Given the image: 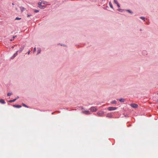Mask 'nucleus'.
<instances>
[{"mask_svg": "<svg viewBox=\"0 0 158 158\" xmlns=\"http://www.w3.org/2000/svg\"><path fill=\"white\" fill-rule=\"evenodd\" d=\"M14 40V39H10V41H12L13 40Z\"/></svg>", "mask_w": 158, "mask_h": 158, "instance_id": "30", "label": "nucleus"}, {"mask_svg": "<svg viewBox=\"0 0 158 158\" xmlns=\"http://www.w3.org/2000/svg\"><path fill=\"white\" fill-rule=\"evenodd\" d=\"M14 3H12V5H14Z\"/></svg>", "mask_w": 158, "mask_h": 158, "instance_id": "36", "label": "nucleus"}, {"mask_svg": "<svg viewBox=\"0 0 158 158\" xmlns=\"http://www.w3.org/2000/svg\"><path fill=\"white\" fill-rule=\"evenodd\" d=\"M39 53H40V52H39V51H38V53H37V54H39Z\"/></svg>", "mask_w": 158, "mask_h": 158, "instance_id": "31", "label": "nucleus"}, {"mask_svg": "<svg viewBox=\"0 0 158 158\" xmlns=\"http://www.w3.org/2000/svg\"><path fill=\"white\" fill-rule=\"evenodd\" d=\"M114 2L116 4L118 3L117 0H114Z\"/></svg>", "mask_w": 158, "mask_h": 158, "instance_id": "22", "label": "nucleus"}, {"mask_svg": "<svg viewBox=\"0 0 158 158\" xmlns=\"http://www.w3.org/2000/svg\"><path fill=\"white\" fill-rule=\"evenodd\" d=\"M40 3H41V5H42V4H43L44 5H47V4L48 3V2H46L44 1H42L41 2H40Z\"/></svg>", "mask_w": 158, "mask_h": 158, "instance_id": "9", "label": "nucleus"}, {"mask_svg": "<svg viewBox=\"0 0 158 158\" xmlns=\"http://www.w3.org/2000/svg\"><path fill=\"white\" fill-rule=\"evenodd\" d=\"M117 10L120 12H122L124 10L121 9H118Z\"/></svg>", "mask_w": 158, "mask_h": 158, "instance_id": "16", "label": "nucleus"}, {"mask_svg": "<svg viewBox=\"0 0 158 158\" xmlns=\"http://www.w3.org/2000/svg\"><path fill=\"white\" fill-rule=\"evenodd\" d=\"M117 6L118 7H120V6L119 5V4H118V3H117Z\"/></svg>", "mask_w": 158, "mask_h": 158, "instance_id": "26", "label": "nucleus"}, {"mask_svg": "<svg viewBox=\"0 0 158 158\" xmlns=\"http://www.w3.org/2000/svg\"><path fill=\"white\" fill-rule=\"evenodd\" d=\"M104 114L103 111H100L97 113L98 115L99 116H102Z\"/></svg>", "mask_w": 158, "mask_h": 158, "instance_id": "4", "label": "nucleus"}, {"mask_svg": "<svg viewBox=\"0 0 158 158\" xmlns=\"http://www.w3.org/2000/svg\"><path fill=\"white\" fill-rule=\"evenodd\" d=\"M45 7V6H43L42 5H41V3H40V9H44Z\"/></svg>", "mask_w": 158, "mask_h": 158, "instance_id": "7", "label": "nucleus"}, {"mask_svg": "<svg viewBox=\"0 0 158 158\" xmlns=\"http://www.w3.org/2000/svg\"><path fill=\"white\" fill-rule=\"evenodd\" d=\"M108 109L110 111L115 110L116 109L115 107H109L108 108Z\"/></svg>", "mask_w": 158, "mask_h": 158, "instance_id": "3", "label": "nucleus"}, {"mask_svg": "<svg viewBox=\"0 0 158 158\" xmlns=\"http://www.w3.org/2000/svg\"><path fill=\"white\" fill-rule=\"evenodd\" d=\"M18 51H17L13 55V58L15 57V56H16L18 55Z\"/></svg>", "mask_w": 158, "mask_h": 158, "instance_id": "8", "label": "nucleus"}, {"mask_svg": "<svg viewBox=\"0 0 158 158\" xmlns=\"http://www.w3.org/2000/svg\"><path fill=\"white\" fill-rule=\"evenodd\" d=\"M140 18L142 20H145V18L144 17H141Z\"/></svg>", "mask_w": 158, "mask_h": 158, "instance_id": "18", "label": "nucleus"}, {"mask_svg": "<svg viewBox=\"0 0 158 158\" xmlns=\"http://www.w3.org/2000/svg\"><path fill=\"white\" fill-rule=\"evenodd\" d=\"M16 100V99H14L13 100H10L9 101V102H13L15 101V100Z\"/></svg>", "mask_w": 158, "mask_h": 158, "instance_id": "17", "label": "nucleus"}, {"mask_svg": "<svg viewBox=\"0 0 158 158\" xmlns=\"http://www.w3.org/2000/svg\"><path fill=\"white\" fill-rule=\"evenodd\" d=\"M13 106L15 107H18V108H20L21 107V106H20L19 105H14Z\"/></svg>", "mask_w": 158, "mask_h": 158, "instance_id": "12", "label": "nucleus"}, {"mask_svg": "<svg viewBox=\"0 0 158 158\" xmlns=\"http://www.w3.org/2000/svg\"><path fill=\"white\" fill-rule=\"evenodd\" d=\"M106 116L109 118H112V115L111 113H108L107 114Z\"/></svg>", "mask_w": 158, "mask_h": 158, "instance_id": "6", "label": "nucleus"}, {"mask_svg": "<svg viewBox=\"0 0 158 158\" xmlns=\"http://www.w3.org/2000/svg\"><path fill=\"white\" fill-rule=\"evenodd\" d=\"M112 103H114L116 104V101L115 100L112 101L111 102Z\"/></svg>", "mask_w": 158, "mask_h": 158, "instance_id": "19", "label": "nucleus"}, {"mask_svg": "<svg viewBox=\"0 0 158 158\" xmlns=\"http://www.w3.org/2000/svg\"><path fill=\"white\" fill-rule=\"evenodd\" d=\"M21 19V18H19V17H16L15 20H20Z\"/></svg>", "mask_w": 158, "mask_h": 158, "instance_id": "23", "label": "nucleus"}, {"mask_svg": "<svg viewBox=\"0 0 158 158\" xmlns=\"http://www.w3.org/2000/svg\"><path fill=\"white\" fill-rule=\"evenodd\" d=\"M119 100L120 102H123L125 101V99L123 98H121L120 99H119Z\"/></svg>", "mask_w": 158, "mask_h": 158, "instance_id": "13", "label": "nucleus"}, {"mask_svg": "<svg viewBox=\"0 0 158 158\" xmlns=\"http://www.w3.org/2000/svg\"><path fill=\"white\" fill-rule=\"evenodd\" d=\"M30 52H31V51H30V50H29V51L28 52H27V54H28V55L29 54H30Z\"/></svg>", "mask_w": 158, "mask_h": 158, "instance_id": "27", "label": "nucleus"}, {"mask_svg": "<svg viewBox=\"0 0 158 158\" xmlns=\"http://www.w3.org/2000/svg\"><path fill=\"white\" fill-rule=\"evenodd\" d=\"M38 6L39 7L40 6V2H39L38 3Z\"/></svg>", "mask_w": 158, "mask_h": 158, "instance_id": "28", "label": "nucleus"}, {"mask_svg": "<svg viewBox=\"0 0 158 158\" xmlns=\"http://www.w3.org/2000/svg\"><path fill=\"white\" fill-rule=\"evenodd\" d=\"M16 37V36H13V39L15 38Z\"/></svg>", "mask_w": 158, "mask_h": 158, "instance_id": "29", "label": "nucleus"}, {"mask_svg": "<svg viewBox=\"0 0 158 158\" xmlns=\"http://www.w3.org/2000/svg\"><path fill=\"white\" fill-rule=\"evenodd\" d=\"M31 15H27V17H29Z\"/></svg>", "mask_w": 158, "mask_h": 158, "instance_id": "32", "label": "nucleus"}, {"mask_svg": "<svg viewBox=\"0 0 158 158\" xmlns=\"http://www.w3.org/2000/svg\"><path fill=\"white\" fill-rule=\"evenodd\" d=\"M0 102L2 104H4L5 103V101L3 99H1L0 100Z\"/></svg>", "mask_w": 158, "mask_h": 158, "instance_id": "11", "label": "nucleus"}, {"mask_svg": "<svg viewBox=\"0 0 158 158\" xmlns=\"http://www.w3.org/2000/svg\"><path fill=\"white\" fill-rule=\"evenodd\" d=\"M82 112L84 113H85L86 114H89V111L88 110L85 111H82Z\"/></svg>", "mask_w": 158, "mask_h": 158, "instance_id": "10", "label": "nucleus"}, {"mask_svg": "<svg viewBox=\"0 0 158 158\" xmlns=\"http://www.w3.org/2000/svg\"><path fill=\"white\" fill-rule=\"evenodd\" d=\"M126 10L128 12H129V13H131V14H132L133 12L132 11H131V10Z\"/></svg>", "mask_w": 158, "mask_h": 158, "instance_id": "15", "label": "nucleus"}, {"mask_svg": "<svg viewBox=\"0 0 158 158\" xmlns=\"http://www.w3.org/2000/svg\"><path fill=\"white\" fill-rule=\"evenodd\" d=\"M21 10V11L22 12H23V11L25 10H26V8L22 7L20 6L19 7Z\"/></svg>", "mask_w": 158, "mask_h": 158, "instance_id": "5", "label": "nucleus"}, {"mask_svg": "<svg viewBox=\"0 0 158 158\" xmlns=\"http://www.w3.org/2000/svg\"><path fill=\"white\" fill-rule=\"evenodd\" d=\"M148 21V20H147V21H146V23H147V24H148V22H147Z\"/></svg>", "mask_w": 158, "mask_h": 158, "instance_id": "33", "label": "nucleus"}, {"mask_svg": "<svg viewBox=\"0 0 158 158\" xmlns=\"http://www.w3.org/2000/svg\"><path fill=\"white\" fill-rule=\"evenodd\" d=\"M90 110L92 112H95L97 109L95 107H92L90 108Z\"/></svg>", "mask_w": 158, "mask_h": 158, "instance_id": "1", "label": "nucleus"}, {"mask_svg": "<svg viewBox=\"0 0 158 158\" xmlns=\"http://www.w3.org/2000/svg\"><path fill=\"white\" fill-rule=\"evenodd\" d=\"M22 105H23V106L25 107H27V108H28V107L26 105H25L24 104V103H23L22 104Z\"/></svg>", "mask_w": 158, "mask_h": 158, "instance_id": "20", "label": "nucleus"}, {"mask_svg": "<svg viewBox=\"0 0 158 158\" xmlns=\"http://www.w3.org/2000/svg\"><path fill=\"white\" fill-rule=\"evenodd\" d=\"M39 10H34V12H35V13H37V12H39Z\"/></svg>", "mask_w": 158, "mask_h": 158, "instance_id": "21", "label": "nucleus"}, {"mask_svg": "<svg viewBox=\"0 0 158 158\" xmlns=\"http://www.w3.org/2000/svg\"><path fill=\"white\" fill-rule=\"evenodd\" d=\"M109 5H110V7L112 8H113V6H112V5L111 3V2H110L109 3Z\"/></svg>", "mask_w": 158, "mask_h": 158, "instance_id": "14", "label": "nucleus"}, {"mask_svg": "<svg viewBox=\"0 0 158 158\" xmlns=\"http://www.w3.org/2000/svg\"><path fill=\"white\" fill-rule=\"evenodd\" d=\"M22 50H23V49H22L20 51V52H21Z\"/></svg>", "mask_w": 158, "mask_h": 158, "instance_id": "35", "label": "nucleus"}, {"mask_svg": "<svg viewBox=\"0 0 158 158\" xmlns=\"http://www.w3.org/2000/svg\"><path fill=\"white\" fill-rule=\"evenodd\" d=\"M11 94H12V93H8L7 94V95H8V96H10V95H11Z\"/></svg>", "mask_w": 158, "mask_h": 158, "instance_id": "24", "label": "nucleus"}, {"mask_svg": "<svg viewBox=\"0 0 158 158\" xmlns=\"http://www.w3.org/2000/svg\"><path fill=\"white\" fill-rule=\"evenodd\" d=\"M36 48H35L33 49V52L34 53V52L36 51Z\"/></svg>", "mask_w": 158, "mask_h": 158, "instance_id": "25", "label": "nucleus"}, {"mask_svg": "<svg viewBox=\"0 0 158 158\" xmlns=\"http://www.w3.org/2000/svg\"><path fill=\"white\" fill-rule=\"evenodd\" d=\"M130 106L133 108H136L138 107V105L135 103L131 104Z\"/></svg>", "mask_w": 158, "mask_h": 158, "instance_id": "2", "label": "nucleus"}, {"mask_svg": "<svg viewBox=\"0 0 158 158\" xmlns=\"http://www.w3.org/2000/svg\"><path fill=\"white\" fill-rule=\"evenodd\" d=\"M19 98V97L18 96L17 97L16 99L17 98Z\"/></svg>", "mask_w": 158, "mask_h": 158, "instance_id": "34", "label": "nucleus"}]
</instances>
